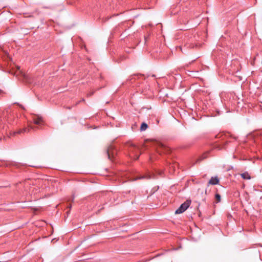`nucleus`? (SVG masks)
Here are the masks:
<instances>
[{
    "instance_id": "f257e3e1",
    "label": "nucleus",
    "mask_w": 262,
    "mask_h": 262,
    "mask_svg": "<svg viewBox=\"0 0 262 262\" xmlns=\"http://www.w3.org/2000/svg\"><path fill=\"white\" fill-rule=\"evenodd\" d=\"M128 147L129 157L135 160L138 159L139 158V155H138L139 147L133 143H128Z\"/></svg>"
},
{
    "instance_id": "f03ea898",
    "label": "nucleus",
    "mask_w": 262,
    "mask_h": 262,
    "mask_svg": "<svg viewBox=\"0 0 262 262\" xmlns=\"http://www.w3.org/2000/svg\"><path fill=\"white\" fill-rule=\"evenodd\" d=\"M191 204L190 200H186L184 203L182 204L181 206L176 210V214H180L184 212L190 206Z\"/></svg>"
},
{
    "instance_id": "7ed1b4c3",
    "label": "nucleus",
    "mask_w": 262,
    "mask_h": 262,
    "mask_svg": "<svg viewBox=\"0 0 262 262\" xmlns=\"http://www.w3.org/2000/svg\"><path fill=\"white\" fill-rule=\"evenodd\" d=\"M156 146V150L159 154H161L162 152L168 153V147H166L165 145L160 142H157Z\"/></svg>"
},
{
    "instance_id": "20e7f679",
    "label": "nucleus",
    "mask_w": 262,
    "mask_h": 262,
    "mask_svg": "<svg viewBox=\"0 0 262 262\" xmlns=\"http://www.w3.org/2000/svg\"><path fill=\"white\" fill-rule=\"evenodd\" d=\"M34 128L33 126H30V127H25V128H24L23 129H18L16 132H14L13 133V135H15L16 134L28 133V132H29L30 129H34Z\"/></svg>"
},
{
    "instance_id": "39448f33",
    "label": "nucleus",
    "mask_w": 262,
    "mask_h": 262,
    "mask_svg": "<svg viewBox=\"0 0 262 262\" xmlns=\"http://www.w3.org/2000/svg\"><path fill=\"white\" fill-rule=\"evenodd\" d=\"M219 183V179L217 177H211L208 182L209 185H216Z\"/></svg>"
},
{
    "instance_id": "423d86ee",
    "label": "nucleus",
    "mask_w": 262,
    "mask_h": 262,
    "mask_svg": "<svg viewBox=\"0 0 262 262\" xmlns=\"http://www.w3.org/2000/svg\"><path fill=\"white\" fill-rule=\"evenodd\" d=\"M113 147L112 146L108 147L106 151V154L109 159H111V155H112V157H113L114 153L113 152Z\"/></svg>"
},
{
    "instance_id": "0eeeda50",
    "label": "nucleus",
    "mask_w": 262,
    "mask_h": 262,
    "mask_svg": "<svg viewBox=\"0 0 262 262\" xmlns=\"http://www.w3.org/2000/svg\"><path fill=\"white\" fill-rule=\"evenodd\" d=\"M42 122V118L41 117H37L33 119V122L34 124L39 125Z\"/></svg>"
},
{
    "instance_id": "6e6552de",
    "label": "nucleus",
    "mask_w": 262,
    "mask_h": 262,
    "mask_svg": "<svg viewBox=\"0 0 262 262\" xmlns=\"http://www.w3.org/2000/svg\"><path fill=\"white\" fill-rule=\"evenodd\" d=\"M241 177L245 180H250L251 177L248 172H245L241 174Z\"/></svg>"
},
{
    "instance_id": "1a4fd4ad",
    "label": "nucleus",
    "mask_w": 262,
    "mask_h": 262,
    "mask_svg": "<svg viewBox=\"0 0 262 262\" xmlns=\"http://www.w3.org/2000/svg\"><path fill=\"white\" fill-rule=\"evenodd\" d=\"M151 178H152V176L151 175L146 174V175L140 177H137L136 179H135V180L142 179H150Z\"/></svg>"
},
{
    "instance_id": "9d476101",
    "label": "nucleus",
    "mask_w": 262,
    "mask_h": 262,
    "mask_svg": "<svg viewBox=\"0 0 262 262\" xmlns=\"http://www.w3.org/2000/svg\"><path fill=\"white\" fill-rule=\"evenodd\" d=\"M147 127H148L147 124L146 123L143 122L141 125L140 130H141V131L145 130L147 128Z\"/></svg>"
},
{
    "instance_id": "9b49d317",
    "label": "nucleus",
    "mask_w": 262,
    "mask_h": 262,
    "mask_svg": "<svg viewBox=\"0 0 262 262\" xmlns=\"http://www.w3.org/2000/svg\"><path fill=\"white\" fill-rule=\"evenodd\" d=\"M3 52V53L4 54L5 56H6V57L5 58V59H6V58H8L10 60H11V57H10L9 55L8 54V53H7V51H5V50H3V49L1 48V53L2 52Z\"/></svg>"
},
{
    "instance_id": "f8f14e48",
    "label": "nucleus",
    "mask_w": 262,
    "mask_h": 262,
    "mask_svg": "<svg viewBox=\"0 0 262 262\" xmlns=\"http://www.w3.org/2000/svg\"><path fill=\"white\" fill-rule=\"evenodd\" d=\"M215 198L216 201V203H219L221 201V195L219 193H216L215 195Z\"/></svg>"
},
{
    "instance_id": "ddd939ff",
    "label": "nucleus",
    "mask_w": 262,
    "mask_h": 262,
    "mask_svg": "<svg viewBox=\"0 0 262 262\" xmlns=\"http://www.w3.org/2000/svg\"><path fill=\"white\" fill-rule=\"evenodd\" d=\"M13 116L10 114L9 116L8 117L7 119V121H8V123L10 124V122L12 121V119H13Z\"/></svg>"
},
{
    "instance_id": "4468645a",
    "label": "nucleus",
    "mask_w": 262,
    "mask_h": 262,
    "mask_svg": "<svg viewBox=\"0 0 262 262\" xmlns=\"http://www.w3.org/2000/svg\"><path fill=\"white\" fill-rule=\"evenodd\" d=\"M206 158V156H202V157L199 158L197 161H196V162H199L200 161H201L203 159H205Z\"/></svg>"
},
{
    "instance_id": "2eb2a0df",
    "label": "nucleus",
    "mask_w": 262,
    "mask_h": 262,
    "mask_svg": "<svg viewBox=\"0 0 262 262\" xmlns=\"http://www.w3.org/2000/svg\"><path fill=\"white\" fill-rule=\"evenodd\" d=\"M3 128H4V129H5V128H6V129L7 130V128H10V126H9V125H8V124H6V125H5L4 126Z\"/></svg>"
},
{
    "instance_id": "dca6fc26",
    "label": "nucleus",
    "mask_w": 262,
    "mask_h": 262,
    "mask_svg": "<svg viewBox=\"0 0 262 262\" xmlns=\"http://www.w3.org/2000/svg\"><path fill=\"white\" fill-rule=\"evenodd\" d=\"M152 159H153V156H150L149 157V160H150V161H152Z\"/></svg>"
},
{
    "instance_id": "f3484780",
    "label": "nucleus",
    "mask_w": 262,
    "mask_h": 262,
    "mask_svg": "<svg viewBox=\"0 0 262 262\" xmlns=\"http://www.w3.org/2000/svg\"><path fill=\"white\" fill-rule=\"evenodd\" d=\"M93 94V93L92 92V93H91L90 94H88V95L90 96H92Z\"/></svg>"
},
{
    "instance_id": "a211bd4d",
    "label": "nucleus",
    "mask_w": 262,
    "mask_h": 262,
    "mask_svg": "<svg viewBox=\"0 0 262 262\" xmlns=\"http://www.w3.org/2000/svg\"><path fill=\"white\" fill-rule=\"evenodd\" d=\"M1 94H2V93L6 94V93H5V92H3V91L2 90H1Z\"/></svg>"
},
{
    "instance_id": "6ab92c4d",
    "label": "nucleus",
    "mask_w": 262,
    "mask_h": 262,
    "mask_svg": "<svg viewBox=\"0 0 262 262\" xmlns=\"http://www.w3.org/2000/svg\"><path fill=\"white\" fill-rule=\"evenodd\" d=\"M3 164H4L1 161V166H3Z\"/></svg>"
},
{
    "instance_id": "aec40b11",
    "label": "nucleus",
    "mask_w": 262,
    "mask_h": 262,
    "mask_svg": "<svg viewBox=\"0 0 262 262\" xmlns=\"http://www.w3.org/2000/svg\"><path fill=\"white\" fill-rule=\"evenodd\" d=\"M67 108H68V109H70V108H71V107H67Z\"/></svg>"
},
{
    "instance_id": "412c9836",
    "label": "nucleus",
    "mask_w": 262,
    "mask_h": 262,
    "mask_svg": "<svg viewBox=\"0 0 262 262\" xmlns=\"http://www.w3.org/2000/svg\"><path fill=\"white\" fill-rule=\"evenodd\" d=\"M186 46H187V47H189L190 46H188V45H186Z\"/></svg>"
},
{
    "instance_id": "4be33fe9",
    "label": "nucleus",
    "mask_w": 262,
    "mask_h": 262,
    "mask_svg": "<svg viewBox=\"0 0 262 262\" xmlns=\"http://www.w3.org/2000/svg\"><path fill=\"white\" fill-rule=\"evenodd\" d=\"M186 46H187V47H189L190 46H188V45H186Z\"/></svg>"
}]
</instances>
